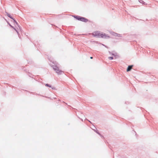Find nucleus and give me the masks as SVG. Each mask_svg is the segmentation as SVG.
I'll use <instances>...</instances> for the list:
<instances>
[{
    "instance_id": "f257e3e1",
    "label": "nucleus",
    "mask_w": 158,
    "mask_h": 158,
    "mask_svg": "<svg viewBox=\"0 0 158 158\" xmlns=\"http://www.w3.org/2000/svg\"><path fill=\"white\" fill-rule=\"evenodd\" d=\"M92 35L94 37H97L99 38H106L107 37H110L108 35L99 31H94L92 34Z\"/></svg>"
},
{
    "instance_id": "f03ea898",
    "label": "nucleus",
    "mask_w": 158,
    "mask_h": 158,
    "mask_svg": "<svg viewBox=\"0 0 158 158\" xmlns=\"http://www.w3.org/2000/svg\"><path fill=\"white\" fill-rule=\"evenodd\" d=\"M53 64H54V65H52V67L56 72L58 75L62 74L63 73V72L59 69V67L56 65L57 63L53 62Z\"/></svg>"
},
{
    "instance_id": "7ed1b4c3",
    "label": "nucleus",
    "mask_w": 158,
    "mask_h": 158,
    "mask_svg": "<svg viewBox=\"0 0 158 158\" xmlns=\"http://www.w3.org/2000/svg\"><path fill=\"white\" fill-rule=\"evenodd\" d=\"M133 66V65H129L128 67V68L127 70V72H128L131 70L132 69V68Z\"/></svg>"
},
{
    "instance_id": "20e7f679",
    "label": "nucleus",
    "mask_w": 158,
    "mask_h": 158,
    "mask_svg": "<svg viewBox=\"0 0 158 158\" xmlns=\"http://www.w3.org/2000/svg\"><path fill=\"white\" fill-rule=\"evenodd\" d=\"M88 21V20L87 19H86L85 18L82 17V18L81 19V21L85 22H87Z\"/></svg>"
},
{
    "instance_id": "39448f33",
    "label": "nucleus",
    "mask_w": 158,
    "mask_h": 158,
    "mask_svg": "<svg viewBox=\"0 0 158 158\" xmlns=\"http://www.w3.org/2000/svg\"><path fill=\"white\" fill-rule=\"evenodd\" d=\"M77 19L81 21L82 17L80 16H76L75 17Z\"/></svg>"
},
{
    "instance_id": "423d86ee",
    "label": "nucleus",
    "mask_w": 158,
    "mask_h": 158,
    "mask_svg": "<svg viewBox=\"0 0 158 158\" xmlns=\"http://www.w3.org/2000/svg\"><path fill=\"white\" fill-rule=\"evenodd\" d=\"M139 2L141 3H142L143 4H144V5H147V4L145 2H144L142 0H139Z\"/></svg>"
},
{
    "instance_id": "0eeeda50",
    "label": "nucleus",
    "mask_w": 158,
    "mask_h": 158,
    "mask_svg": "<svg viewBox=\"0 0 158 158\" xmlns=\"http://www.w3.org/2000/svg\"><path fill=\"white\" fill-rule=\"evenodd\" d=\"M11 26L13 28H14V29H15V30L16 31V33L18 34V35L19 36V34L18 32L16 30V29H15V28L13 27H12V26Z\"/></svg>"
},
{
    "instance_id": "6e6552de",
    "label": "nucleus",
    "mask_w": 158,
    "mask_h": 158,
    "mask_svg": "<svg viewBox=\"0 0 158 158\" xmlns=\"http://www.w3.org/2000/svg\"><path fill=\"white\" fill-rule=\"evenodd\" d=\"M114 35L120 37V35L119 34H118L116 33H115Z\"/></svg>"
},
{
    "instance_id": "1a4fd4ad",
    "label": "nucleus",
    "mask_w": 158,
    "mask_h": 158,
    "mask_svg": "<svg viewBox=\"0 0 158 158\" xmlns=\"http://www.w3.org/2000/svg\"><path fill=\"white\" fill-rule=\"evenodd\" d=\"M45 86H46L49 87H51V85H49L48 84H45Z\"/></svg>"
},
{
    "instance_id": "9d476101",
    "label": "nucleus",
    "mask_w": 158,
    "mask_h": 158,
    "mask_svg": "<svg viewBox=\"0 0 158 158\" xmlns=\"http://www.w3.org/2000/svg\"><path fill=\"white\" fill-rule=\"evenodd\" d=\"M7 16H8L9 17H10V18L13 19H12V17L10 16V14L7 13Z\"/></svg>"
},
{
    "instance_id": "9b49d317",
    "label": "nucleus",
    "mask_w": 158,
    "mask_h": 158,
    "mask_svg": "<svg viewBox=\"0 0 158 158\" xmlns=\"http://www.w3.org/2000/svg\"><path fill=\"white\" fill-rule=\"evenodd\" d=\"M108 58L110 60H112L113 59V57L110 56V57H108Z\"/></svg>"
},
{
    "instance_id": "f8f14e48",
    "label": "nucleus",
    "mask_w": 158,
    "mask_h": 158,
    "mask_svg": "<svg viewBox=\"0 0 158 158\" xmlns=\"http://www.w3.org/2000/svg\"><path fill=\"white\" fill-rule=\"evenodd\" d=\"M13 21H14V22H15V23H16V24L17 25H18V23H17V22H16V21H15L14 19H13Z\"/></svg>"
},
{
    "instance_id": "ddd939ff",
    "label": "nucleus",
    "mask_w": 158,
    "mask_h": 158,
    "mask_svg": "<svg viewBox=\"0 0 158 158\" xmlns=\"http://www.w3.org/2000/svg\"><path fill=\"white\" fill-rule=\"evenodd\" d=\"M93 57H90V59H93Z\"/></svg>"
}]
</instances>
